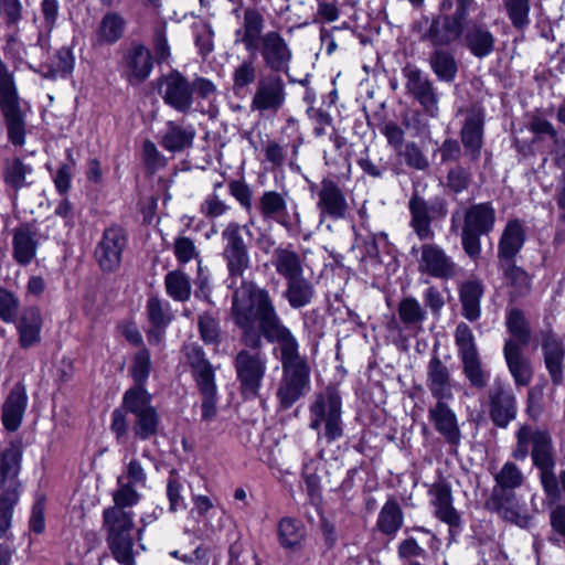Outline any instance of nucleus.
Instances as JSON below:
<instances>
[{
	"mask_svg": "<svg viewBox=\"0 0 565 565\" xmlns=\"http://www.w3.org/2000/svg\"><path fill=\"white\" fill-rule=\"evenodd\" d=\"M231 316L241 330V341L249 349L262 348L264 337L279 343L292 332L281 321L269 291L250 280L233 288Z\"/></svg>",
	"mask_w": 565,
	"mask_h": 565,
	"instance_id": "f257e3e1",
	"label": "nucleus"
},
{
	"mask_svg": "<svg viewBox=\"0 0 565 565\" xmlns=\"http://www.w3.org/2000/svg\"><path fill=\"white\" fill-rule=\"evenodd\" d=\"M150 370L149 351L141 349L136 353L130 370L135 385L124 393L121 406L111 413L110 430L119 443H124L128 436L127 414L134 415L135 418L131 426L135 438L147 440L157 434L160 417L151 404V394L145 387Z\"/></svg>",
	"mask_w": 565,
	"mask_h": 565,
	"instance_id": "f03ea898",
	"label": "nucleus"
},
{
	"mask_svg": "<svg viewBox=\"0 0 565 565\" xmlns=\"http://www.w3.org/2000/svg\"><path fill=\"white\" fill-rule=\"evenodd\" d=\"M264 30V15L255 8H247L234 32V43L242 44L250 54H259L269 72L288 73L294 57L288 41L279 31Z\"/></svg>",
	"mask_w": 565,
	"mask_h": 565,
	"instance_id": "7ed1b4c3",
	"label": "nucleus"
},
{
	"mask_svg": "<svg viewBox=\"0 0 565 565\" xmlns=\"http://www.w3.org/2000/svg\"><path fill=\"white\" fill-rule=\"evenodd\" d=\"M281 363V377L276 397L281 409H289L305 397L311 388V369L307 356L301 355L299 342L295 335L277 343Z\"/></svg>",
	"mask_w": 565,
	"mask_h": 565,
	"instance_id": "20e7f679",
	"label": "nucleus"
},
{
	"mask_svg": "<svg viewBox=\"0 0 565 565\" xmlns=\"http://www.w3.org/2000/svg\"><path fill=\"white\" fill-rule=\"evenodd\" d=\"M309 427L318 433V439L331 444L343 435L342 402L334 387H327L315 395L309 406Z\"/></svg>",
	"mask_w": 565,
	"mask_h": 565,
	"instance_id": "39448f33",
	"label": "nucleus"
},
{
	"mask_svg": "<svg viewBox=\"0 0 565 565\" xmlns=\"http://www.w3.org/2000/svg\"><path fill=\"white\" fill-rule=\"evenodd\" d=\"M103 529L113 557L121 565H137L134 555V513L107 508L103 512Z\"/></svg>",
	"mask_w": 565,
	"mask_h": 565,
	"instance_id": "423d86ee",
	"label": "nucleus"
},
{
	"mask_svg": "<svg viewBox=\"0 0 565 565\" xmlns=\"http://www.w3.org/2000/svg\"><path fill=\"white\" fill-rule=\"evenodd\" d=\"M462 216V249L470 259L477 260L482 252L481 235H487L494 228L495 210L489 202L477 203L465 209Z\"/></svg>",
	"mask_w": 565,
	"mask_h": 565,
	"instance_id": "0eeeda50",
	"label": "nucleus"
},
{
	"mask_svg": "<svg viewBox=\"0 0 565 565\" xmlns=\"http://www.w3.org/2000/svg\"><path fill=\"white\" fill-rule=\"evenodd\" d=\"M268 358L258 349H242L234 358L233 365L242 396L246 399L258 397L267 372Z\"/></svg>",
	"mask_w": 565,
	"mask_h": 565,
	"instance_id": "6e6552de",
	"label": "nucleus"
},
{
	"mask_svg": "<svg viewBox=\"0 0 565 565\" xmlns=\"http://www.w3.org/2000/svg\"><path fill=\"white\" fill-rule=\"evenodd\" d=\"M242 226L236 222H230L222 232L224 243L222 256L225 260L231 288L237 286V280L244 279V274L252 266L248 247L241 234Z\"/></svg>",
	"mask_w": 565,
	"mask_h": 565,
	"instance_id": "1a4fd4ad",
	"label": "nucleus"
},
{
	"mask_svg": "<svg viewBox=\"0 0 565 565\" xmlns=\"http://www.w3.org/2000/svg\"><path fill=\"white\" fill-rule=\"evenodd\" d=\"M158 94L164 105L179 114L190 115L198 110L195 97L193 96V85L191 81L178 70L158 78Z\"/></svg>",
	"mask_w": 565,
	"mask_h": 565,
	"instance_id": "9d476101",
	"label": "nucleus"
},
{
	"mask_svg": "<svg viewBox=\"0 0 565 565\" xmlns=\"http://www.w3.org/2000/svg\"><path fill=\"white\" fill-rule=\"evenodd\" d=\"M286 99L284 78L277 72H268L258 77L249 107L259 114H276L285 106Z\"/></svg>",
	"mask_w": 565,
	"mask_h": 565,
	"instance_id": "9b49d317",
	"label": "nucleus"
},
{
	"mask_svg": "<svg viewBox=\"0 0 565 565\" xmlns=\"http://www.w3.org/2000/svg\"><path fill=\"white\" fill-rule=\"evenodd\" d=\"M524 477L521 470L513 462H505L499 472L494 475L495 486L486 507L500 514H507L514 507V489L521 487Z\"/></svg>",
	"mask_w": 565,
	"mask_h": 565,
	"instance_id": "f8f14e48",
	"label": "nucleus"
},
{
	"mask_svg": "<svg viewBox=\"0 0 565 565\" xmlns=\"http://www.w3.org/2000/svg\"><path fill=\"white\" fill-rule=\"evenodd\" d=\"M408 94L423 107L426 115L436 118L439 115V96L428 75L413 64L403 68Z\"/></svg>",
	"mask_w": 565,
	"mask_h": 565,
	"instance_id": "ddd939ff",
	"label": "nucleus"
},
{
	"mask_svg": "<svg viewBox=\"0 0 565 565\" xmlns=\"http://www.w3.org/2000/svg\"><path fill=\"white\" fill-rule=\"evenodd\" d=\"M418 271L433 278L449 280L459 267L447 252L436 243H425L419 249Z\"/></svg>",
	"mask_w": 565,
	"mask_h": 565,
	"instance_id": "4468645a",
	"label": "nucleus"
},
{
	"mask_svg": "<svg viewBox=\"0 0 565 565\" xmlns=\"http://www.w3.org/2000/svg\"><path fill=\"white\" fill-rule=\"evenodd\" d=\"M489 416L492 423L507 428L516 417L518 403L512 388L503 381L495 379L488 391Z\"/></svg>",
	"mask_w": 565,
	"mask_h": 565,
	"instance_id": "2eb2a0df",
	"label": "nucleus"
},
{
	"mask_svg": "<svg viewBox=\"0 0 565 565\" xmlns=\"http://www.w3.org/2000/svg\"><path fill=\"white\" fill-rule=\"evenodd\" d=\"M468 11L457 8L454 14L438 15L434 18L429 28L420 34L422 41H428L434 46H446L462 35L463 21Z\"/></svg>",
	"mask_w": 565,
	"mask_h": 565,
	"instance_id": "dca6fc26",
	"label": "nucleus"
},
{
	"mask_svg": "<svg viewBox=\"0 0 565 565\" xmlns=\"http://www.w3.org/2000/svg\"><path fill=\"white\" fill-rule=\"evenodd\" d=\"M127 245L125 231L117 225L106 228L95 248V258L103 271H115Z\"/></svg>",
	"mask_w": 565,
	"mask_h": 565,
	"instance_id": "f3484780",
	"label": "nucleus"
},
{
	"mask_svg": "<svg viewBox=\"0 0 565 565\" xmlns=\"http://www.w3.org/2000/svg\"><path fill=\"white\" fill-rule=\"evenodd\" d=\"M317 207L321 220L324 216L342 220L347 216L349 204L341 188L331 179H323L318 191Z\"/></svg>",
	"mask_w": 565,
	"mask_h": 565,
	"instance_id": "a211bd4d",
	"label": "nucleus"
},
{
	"mask_svg": "<svg viewBox=\"0 0 565 565\" xmlns=\"http://www.w3.org/2000/svg\"><path fill=\"white\" fill-rule=\"evenodd\" d=\"M541 337L545 367L548 371L552 383L558 386L563 383L564 379V343L552 330L542 332Z\"/></svg>",
	"mask_w": 565,
	"mask_h": 565,
	"instance_id": "6ab92c4d",
	"label": "nucleus"
},
{
	"mask_svg": "<svg viewBox=\"0 0 565 565\" xmlns=\"http://www.w3.org/2000/svg\"><path fill=\"white\" fill-rule=\"evenodd\" d=\"M426 385L437 402L454 398L450 371L437 355L428 362Z\"/></svg>",
	"mask_w": 565,
	"mask_h": 565,
	"instance_id": "aec40b11",
	"label": "nucleus"
},
{
	"mask_svg": "<svg viewBox=\"0 0 565 565\" xmlns=\"http://www.w3.org/2000/svg\"><path fill=\"white\" fill-rule=\"evenodd\" d=\"M430 502L435 509V515L449 526H459L460 515L452 505L451 487L440 480L433 483L428 490Z\"/></svg>",
	"mask_w": 565,
	"mask_h": 565,
	"instance_id": "412c9836",
	"label": "nucleus"
},
{
	"mask_svg": "<svg viewBox=\"0 0 565 565\" xmlns=\"http://www.w3.org/2000/svg\"><path fill=\"white\" fill-rule=\"evenodd\" d=\"M446 402L447 401L436 402L428 411V418L447 443L458 445L461 439V433L457 416Z\"/></svg>",
	"mask_w": 565,
	"mask_h": 565,
	"instance_id": "4be33fe9",
	"label": "nucleus"
},
{
	"mask_svg": "<svg viewBox=\"0 0 565 565\" xmlns=\"http://www.w3.org/2000/svg\"><path fill=\"white\" fill-rule=\"evenodd\" d=\"M503 355L515 386H527L533 379V367L531 361L524 355L523 348H519L512 341H505Z\"/></svg>",
	"mask_w": 565,
	"mask_h": 565,
	"instance_id": "5701e85b",
	"label": "nucleus"
},
{
	"mask_svg": "<svg viewBox=\"0 0 565 565\" xmlns=\"http://www.w3.org/2000/svg\"><path fill=\"white\" fill-rule=\"evenodd\" d=\"M18 342L22 349L33 348L41 342L43 319L36 307L25 308L17 318Z\"/></svg>",
	"mask_w": 565,
	"mask_h": 565,
	"instance_id": "b1692460",
	"label": "nucleus"
},
{
	"mask_svg": "<svg viewBox=\"0 0 565 565\" xmlns=\"http://www.w3.org/2000/svg\"><path fill=\"white\" fill-rule=\"evenodd\" d=\"M525 230L519 220H510L500 236L498 244V263L515 260L525 243Z\"/></svg>",
	"mask_w": 565,
	"mask_h": 565,
	"instance_id": "393cba45",
	"label": "nucleus"
},
{
	"mask_svg": "<svg viewBox=\"0 0 565 565\" xmlns=\"http://www.w3.org/2000/svg\"><path fill=\"white\" fill-rule=\"evenodd\" d=\"M202 396V419L212 420L216 415L217 386L213 365L192 374Z\"/></svg>",
	"mask_w": 565,
	"mask_h": 565,
	"instance_id": "a878e982",
	"label": "nucleus"
},
{
	"mask_svg": "<svg viewBox=\"0 0 565 565\" xmlns=\"http://www.w3.org/2000/svg\"><path fill=\"white\" fill-rule=\"evenodd\" d=\"M124 64L129 73V81L143 82L153 68V58L148 47L132 43L124 55Z\"/></svg>",
	"mask_w": 565,
	"mask_h": 565,
	"instance_id": "bb28decb",
	"label": "nucleus"
},
{
	"mask_svg": "<svg viewBox=\"0 0 565 565\" xmlns=\"http://www.w3.org/2000/svg\"><path fill=\"white\" fill-rule=\"evenodd\" d=\"M28 405L25 388L15 384L8 395L2 407V424L9 431L20 427Z\"/></svg>",
	"mask_w": 565,
	"mask_h": 565,
	"instance_id": "cd10ccee",
	"label": "nucleus"
},
{
	"mask_svg": "<svg viewBox=\"0 0 565 565\" xmlns=\"http://www.w3.org/2000/svg\"><path fill=\"white\" fill-rule=\"evenodd\" d=\"M195 138V129L192 126H182L169 120L160 136L161 147L169 152H182L192 147Z\"/></svg>",
	"mask_w": 565,
	"mask_h": 565,
	"instance_id": "c85d7f7f",
	"label": "nucleus"
},
{
	"mask_svg": "<svg viewBox=\"0 0 565 565\" xmlns=\"http://www.w3.org/2000/svg\"><path fill=\"white\" fill-rule=\"evenodd\" d=\"M36 234L30 226L21 225L13 230L12 257L20 266H28L36 256Z\"/></svg>",
	"mask_w": 565,
	"mask_h": 565,
	"instance_id": "c756f323",
	"label": "nucleus"
},
{
	"mask_svg": "<svg viewBox=\"0 0 565 565\" xmlns=\"http://www.w3.org/2000/svg\"><path fill=\"white\" fill-rule=\"evenodd\" d=\"M287 194L265 191L258 200L257 210L265 222L273 221L282 226L288 224Z\"/></svg>",
	"mask_w": 565,
	"mask_h": 565,
	"instance_id": "7c9ffc66",
	"label": "nucleus"
},
{
	"mask_svg": "<svg viewBox=\"0 0 565 565\" xmlns=\"http://www.w3.org/2000/svg\"><path fill=\"white\" fill-rule=\"evenodd\" d=\"M21 447L15 443H11L1 454L0 490L13 488L14 491H19L17 477L21 468Z\"/></svg>",
	"mask_w": 565,
	"mask_h": 565,
	"instance_id": "2f4dec72",
	"label": "nucleus"
},
{
	"mask_svg": "<svg viewBox=\"0 0 565 565\" xmlns=\"http://www.w3.org/2000/svg\"><path fill=\"white\" fill-rule=\"evenodd\" d=\"M271 264L286 281L303 275L302 259L291 244L277 246L271 256Z\"/></svg>",
	"mask_w": 565,
	"mask_h": 565,
	"instance_id": "473e14b6",
	"label": "nucleus"
},
{
	"mask_svg": "<svg viewBox=\"0 0 565 565\" xmlns=\"http://www.w3.org/2000/svg\"><path fill=\"white\" fill-rule=\"evenodd\" d=\"M482 137L483 118L476 113L468 115L460 130V139L465 147V153L471 161H477L480 157Z\"/></svg>",
	"mask_w": 565,
	"mask_h": 565,
	"instance_id": "72a5a7b5",
	"label": "nucleus"
},
{
	"mask_svg": "<svg viewBox=\"0 0 565 565\" xmlns=\"http://www.w3.org/2000/svg\"><path fill=\"white\" fill-rule=\"evenodd\" d=\"M503 281L510 290V301L526 296L531 291V276L515 260L499 262Z\"/></svg>",
	"mask_w": 565,
	"mask_h": 565,
	"instance_id": "f704fd0d",
	"label": "nucleus"
},
{
	"mask_svg": "<svg viewBox=\"0 0 565 565\" xmlns=\"http://www.w3.org/2000/svg\"><path fill=\"white\" fill-rule=\"evenodd\" d=\"M33 173V168L22 161L20 158H7L2 164V178L7 186L12 191V200L15 201L18 198L19 190L31 185L28 178Z\"/></svg>",
	"mask_w": 565,
	"mask_h": 565,
	"instance_id": "c9c22d12",
	"label": "nucleus"
},
{
	"mask_svg": "<svg viewBox=\"0 0 565 565\" xmlns=\"http://www.w3.org/2000/svg\"><path fill=\"white\" fill-rule=\"evenodd\" d=\"M483 296V285L479 280H468L459 287V298L462 306V316L473 322L481 315V298Z\"/></svg>",
	"mask_w": 565,
	"mask_h": 565,
	"instance_id": "e433bc0d",
	"label": "nucleus"
},
{
	"mask_svg": "<svg viewBox=\"0 0 565 565\" xmlns=\"http://www.w3.org/2000/svg\"><path fill=\"white\" fill-rule=\"evenodd\" d=\"M404 523V513L395 499L387 500L380 510L376 520L377 530L385 536L394 539Z\"/></svg>",
	"mask_w": 565,
	"mask_h": 565,
	"instance_id": "4c0bfd02",
	"label": "nucleus"
},
{
	"mask_svg": "<svg viewBox=\"0 0 565 565\" xmlns=\"http://www.w3.org/2000/svg\"><path fill=\"white\" fill-rule=\"evenodd\" d=\"M316 290L312 282L303 275L286 281L284 297L292 309H300L310 305Z\"/></svg>",
	"mask_w": 565,
	"mask_h": 565,
	"instance_id": "58836bf2",
	"label": "nucleus"
},
{
	"mask_svg": "<svg viewBox=\"0 0 565 565\" xmlns=\"http://www.w3.org/2000/svg\"><path fill=\"white\" fill-rule=\"evenodd\" d=\"M505 326L510 338L505 341L514 342L519 348H525L531 342V328L524 312L519 308H508L505 311Z\"/></svg>",
	"mask_w": 565,
	"mask_h": 565,
	"instance_id": "ea45409f",
	"label": "nucleus"
},
{
	"mask_svg": "<svg viewBox=\"0 0 565 565\" xmlns=\"http://www.w3.org/2000/svg\"><path fill=\"white\" fill-rule=\"evenodd\" d=\"M465 41L469 51L479 58L490 55L494 50L493 34L479 24H473L467 30Z\"/></svg>",
	"mask_w": 565,
	"mask_h": 565,
	"instance_id": "a19ab883",
	"label": "nucleus"
},
{
	"mask_svg": "<svg viewBox=\"0 0 565 565\" xmlns=\"http://www.w3.org/2000/svg\"><path fill=\"white\" fill-rule=\"evenodd\" d=\"M125 25L126 22L120 14L116 12L106 13L96 30L95 44L105 45L116 43L121 39Z\"/></svg>",
	"mask_w": 565,
	"mask_h": 565,
	"instance_id": "79ce46f5",
	"label": "nucleus"
},
{
	"mask_svg": "<svg viewBox=\"0 0 565 565\" xmlns=\"http://www.w3.org/2000/svg\"><path fill=\"white\" fill-rule=\"evenodd\" d=\"M409 211L412 214L411 225L419 239H429L434 233L430 227V216L428 214V206L424 199L414 195L409 200Z\"/></svg>",
	"mask_w": 565,
	"mask_h": 565,
	"instance_id": "37998d69",
	"label": "nucleus"
},
{
	"mask_svg": "<svg viewBox=\"0 0 565 565\" xmlns=\"http://www.w3.org/2000/svg\"><path fill=\"white\" fill-rule=\"evenodd\" d=\"M428 62L431 71L439 81L446 83L455 81L458 66L451 53L441 49H436L430 53Z\"/></svg>",
	"mask_w": 565,
	"mask_h": 565,
	"instance_id": "c03bdc74",
	"label": "nucleus"
},
{
	"mask_svg": "<svg viewBox=\"0 0 565 565\" xmlns=\"http://www.w3.org/2000/svg\"><path fill=\"white\" fill-rule=\"evenodd\" d=\"M303 524L292 518H282L278 523V540L280 545L287 550H297L305 539Z\"/></svg>",
	"mask_w": 565,
	"mask_h": 565,
	"instance_id": "a18cd8bd",
	"label": "nucleus"
},
{
	"mask_svg": "<svg viewBox=\"0 0 565 565\" xmlns=\"http://www.w3.org/2000/svg\"><path fill=\"white\" fill-rule=\"evenodd\" d=\"M401 321L411 329L422 330V324L427 318V312L420 302L414 297H406L398 305Z\"/></svg>",
	"mask_w": 565,
	"mask_h": 565,
	"instance_id": "49530a36",
	"label": "nucleus"
},
{
	"mask_svg": "<svg viewBox=\"0 0 565 565\" xmlns=\"http://www.w3.org/2000/svg\"><path fill=\"white\" fill-rule=\"evenodd\" d=\"M532 458L536 467L542 470L553 466L551 437L544 431H532Z\"/></svg>",
	"mask_w": 565,
	"mask_h": 565,
	"instance_id": "de8ad7c7",
	"label": "nucleus"
},
{
	"mask_svg": "<svg viewBox=\"0 0 565 565\" xmlns=\"http://www.w3.org/2000/svg\"><path fill=\"white\" fill-rule=\"evenodd\" d=\"M167 294L175 301H186L191 296L190 277L182 270L169 271L164 277Z\"/></svg>",
	"mask_w": 565,
	"mask_h": 565,
	"instance_id": "09e8293b",
	"label": "nucleus"
},
{
	"mask_svg": "<svg viewBox=\"0 0 565 565\" xmlns=\"http://www.w3.org/2000/svg\"><path fill=\"white\" fill-rule=\"evenodd\" d=\"M460 360L462 362V372L470 385L476 388H484L490 374L483 369L479 353L461 358Z\"/></svg>",
	"mask_w": 565,
	"mask_h": 565,
	"instance_id": "8fccbe9b",
	"label": "nucleus"
},
{
	"mask_svg": "<svg viewBox=\"0 0 565 565\" xmlns=\"http://www.w3.org/2000/svg\"><path fill=\"white\" fill-rule=\"evenodd\" d=\"M74 64L75 57L72 50L68 47H61L56 51L52 63L44 66L47 71L43 73V76L52 79L58 76L66 77L73 72Z\"/></svg>",
	"mask_w": 565,
	"mask_h": 565,
	"instance_id": "3c124183",
	"label": "nucleus"
},
{
	"mask_svg": "<svg viewBox=\"0 0 565 565\" xmlns=\"http://www.w3.org/2000/svg\"><path fill=\"white\" fill-rule=\"evenodd\" d=\"M502 6L515 29L523 30L529 26L531 22L530 0H502Z\"/></svg>",
	"mask_w": 565,
	"mask_h": 565,
	"instance_id": "603ef678",
	"label": "nucleus"
},
{
	"mask_svg": "<svg viewBox=\"0 0 565 565\" xmlns=\"http://www.w3.org/2000/svg\"><path fill=\"white\" fill-rule=\"evenodd\" d=\"M19 501V491L13 488L0 490V539L3 537L11 527L13 509Z\"/></svg>",
	"mask_w": 565,
	"mask_h": 565,
	"instance_id": "864d4df0",
	"label": "nucleus"
},
{
	"mask_svg": "<svg viewBox=\"0 0 565 565\" xmlns=\"http://www.w3.org/2000/svg\"><path fill=\"white\" fill-rule=\"evenodd\" d=\"M147 313L153 327L166 328L171 319L170 303L158 297H150L147 301Z\"/></svg>",
	"mask_w": 565,
	"mask_h": 565,
	"instance_id": "5fc2aeb1",
	"label": "nucleus"
},
{
	"mask_svg": "<svg viewBox=\"0 0 565 565\" xmlns=\"http://www.w3.org/2000/svg\"><path fill=\"white\" fill-rule=\"evenodd\" d=\"M256 72V65L252 58L243 60L232 74L234 90L238 92L252 85L257 78Z\"/></svg>",
	"mask_w": 565,
	"mask_h": 565,
	"instance_id": "6e6d98bb",
	"label": "nucleus"
},
{
	"mask_svg": "<svg viewBox=\"0 0 565 565\" xmlns=\"http://www.w3.org/2000/svg\"><path fill=\"white\" fill-rule=\"evenodd\" d=\"M198 327L201 339L205 344H218L221 339V327L216 317L210 312L199 316Z\"/></svg>",
	"mask_w": 565,
	"mask_h": 565,
	"instance_id": "4d7b16f0",
	"label": "nucleus"
},
{
	"mask_svg": "<svg viewBox=\"0 0 565 565\" xmlns=\"http://www.w3.org/2000/svg\"><path fill=\"white\" fill-rule=\"evenodd\" d=\"M455 342L458 348V355L460 359L478 354L475 335L466 323L460 322L456 327Z\"/></svg>",
	"mask_w": 565,
	"mask_h": 565,
	"instance_id": "13d9d810",
	"label": "nucleus"
},
{
	"mask_svg": "<svg viewBox=\"0 0 565 565\" xmlns=\"http://www.w3.org/2000/svg\"><path fill=\"white\" fill-rule=\"evenodd\" d=\"M20 300L15 294L0 286V319L4 323L17 321Z\"/></svg>",
	"mask_w": 565,
	"mask_h": 565,
	"instance_id": "bf43d9fd",
	"label": "nucleus"
},
{
	"mask_svg": "<svg viewBox=\"0 0 565 565\" xmlns=\"http://www.w3.org/2000/svg\"><path fill=\"white\" fill-rule=\"evenodd\" d=\"M118 489L114 492V505L121 511H128V508L136 505L140 500V494L134 489L132 484L124 483L122 477L118 478Z\"/></svg>",
	"mask_w": 565,
	"mask_h": 565,
	"instance_id": "052dcab7",
	"label": "nucleus"
},
{
	"mask_svg": "<svg viewBox=\"0 0 565 565\" xmlns=\"http://www.w3.org/2000/svg\"><path fill=\"white\" fill-rule=\"evenodd\" d=\"M541 481L546 495L553 500L561 499V492L565 494V469L559 472L558 478L550 470H542Z\"/></svg>",
	"mask_w": 565,
	"mask_h": 565,
	"instance_id": "680f3d73",
	"label": "nucleus"
},
{
	"mask_svg": "<svg viewBox=\"0 0 565 565\" xmlns=\"http://www.w3.org/2000/svg\"><path fill=\"white\" fill-rule=\"evenodd\" d=\"M232 210L224 200L221 199L220 194L212 192L205 196L200 205V212L207 218H216L225 215Z\"/></svg>",
	"mask_w": 565,
	"mask_h": 565,
	"instance_id": "e2e57ef3",
	"label": "nucleus"
},
{
	"mask_svg": "<svg viewBox=\"0 0 565 565\" xmlns=\"http://www.w3.org/2000/svg\"><path fill=\"white\" fill-rule=\"evenodd\" d=\"M173 252L180 264H188L191 260H198V264H201L200 253L194 242L186 236H178L174 239Z\"/></svg>",
	"mask_w": 565,
	"mask_h": 565,
	"instance_id": "0e129e2a",
	"label": "nucleus"
},
{
	"mask_svg": "<svg viewBox=\"0 0 565 565\" xmlns=\"http://www.w3.org/2000/svg\"><path fill=\"white\" fill-rule=\"evenodd\" d=\"M446 180L450 191L461 193L468 189L471 182V174L461 166H456L449 170Z\"/></svg>",
	"mask_w": 565,
	"mask_h": 565,
	"instance_id": "69168bd1",
	"label": "nucleus"
},
{
	"mask_svg": "<svg viewBox=\"0 0 565 565\" xmlns=\"http://www.w3.org/2000/svg\"><path fill=\"white\" fill-rule=\"evenodd\" d=\"M403 157L408 167L415 170H426L429 167V161L424 154L420 147L415 142H408L403 151Z\"/></svg>",
	"mask_w": 565,
	"mask_h": 565,
	"instance_id": "338daca9",
	"label": "nucleus"
},
{
	"mask_svg": "<svg viewBox=\"0 0 565 565\" xmlns=\"http://www.w3.org/2000/svg\"><path fill=\"white\" fill-rule=\"evenodd\" d=\"M228 190L232 196L241 204V206L247 212L252 211V190L244 182L239 180H232L228 182Z\"/></svg>",
	"mask_w": 565,
	"mask_h": 565,
	"instance_id": "774afa93",
	"label": "nucleus"
}]
</instances>
